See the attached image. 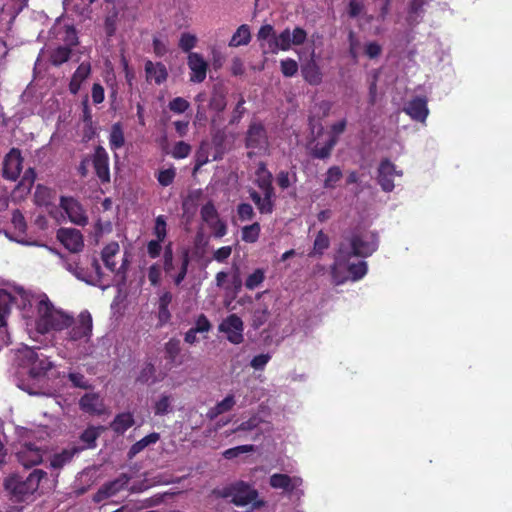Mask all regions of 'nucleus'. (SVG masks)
Listing matches in <instances>:
<instances>
[{
  "label": "nucleus",
  "instance_id": "obj_1",
  "mask_svg": "<svg viewBox=\"0 0 512 512\" xmlns=\"http://www.w3.org/2000/svg\"><path fill=\"white\" fill-rule=\"evenodd\" d=\"M379 236L375 231L365 229L361 225L345 231L335 254V264H348L352 257L367 258L377 251Z\"/></svg>",
  "mask_w": 512,
  "mask_h": 512
},
{
  "label": "nucleus",
  "instance_id": "obj_2",
  "mask_svg": "<svg viewBox=\"0 0 512 512\" xmlns=\"http://www.w3.org/2000/svg\"><path fill=\"white\" fill-rule=\"evenodd\" d=\"M46 477L47 472L42 469H34L27 475L11 473L4 479L3 487L12 502L29 503L34 501V494Z\"/></svg>",
  "mask_w": 512,
  "mask_h": 512
},
{
  "label": "nucleus",
  "instance_id": "obj_3",
  "mask_svg": "<svg viewBox=\"0 0 512 512\" xmlns=\"http://www.w3.org/2000/svg\"><path fill=\"white\" fill-rule=\"evenodd\" d=\"M212 495L221 499L230 498L231 503L238 507L252 504L253 509H259L265 505L264 500L258 499V491L251 484L242 480L221 488H214Z\"/></svg>",
  "mask_w": 512,
  "mask_h": 512
},
{
  "label": "nucleus",
  "instance_id": "obj_4",
  "mask_svg": "<svg viewBox=\"0 0 512 512\" xmlns=\"http://www.w3.org/2000/svg\"><path fill=\"white\" fill-rule=\"evenodd\" d=\"M37 310L36 329L41 334L62 331L69 328L74 322L72 315L56 309L47 298L38 303Z\"/></svg>",
  "mask_w": 512,
  "mask_h": 512
},
{
  "label": "nucleus",
  "instance_id": "obj_5",
  "mask_svg": "<svg viewBox=\"0 0 512 512\" xmlns=\"http://www.w3.org/2000/svg\"><path fill=\"white\" fill-rule=\"evenodd\" d=\"M269 145L265 126L261 122H251L245 136V146L257 152L266 151Z\"/></svg>",
  "mask_w": 512,
  "mask_h": 512
},
{
  "label": "nucleus",
  "instance_id": "obj_6",
  "mask_svg": "<svg viewBox=\"0 0 512 512\" xmlns=\"http://www.w3.org/2000/svg\"><path fill=\"white\" fill-rule=\"evenodd\" d=\"M68 339L71 341H79L82 339L89 340L92 335L93 320L89 311H82L77 319L69 327Z\"/></svg>",
  "mask_w": 512,
  "mask_h": 512
},
{
  "label": "nucleus",
  "instance_id": "obj_7",
  "mask_svg": "<svg viewBox=\"0 0 512 512\" xmlns=\"http://www.w3.org/2000/svg\"><path fill=\"white\" fill-rule=\"evenodd\" d=\"M402 175V171H398L396 166L388 158L381 160L378 167L377 181L383 191H393L395 187L394 177H401Z\"/></svg>",
  "mask_w": 512,
  "mask_h": 512
},
{
  "label": "nucleus",
  "instance_id": "obj_8",
  "mask_svg": "<svg viewBox=\"0 0 512 512\" xmlns=\"http://www.w3.org/2000/svg\"><path fill=\"white\" fill-rule=\"evenodd\" d=\"M243 321L242 319L236 315H229L223 322L219 325V331L227 334V339L229 342L233 344H240L243 342Z\"/></svg>",
  "mask_w": 512,
  "mask_h": 512
},
{
  "label": "nucleus",
  "instance_id": "obj_9",
  "mask_svg": "<svg viewBox=\"0 0 512 512\" xmlns=\"http://www.w3.org/2000/svg\"><path fill=\"white\" fill-rule=\"evenodd\" d=\"M92 165L96 176L102 184L110 182L109 155L105 148L98 145L92 155Z\"/></svg>",
  "mask_w": 512,
  "mask_h": 512
},
{
  "label": "nucleus",
  "instance_id": "obj_10",
  "mask_svg": "<svg viewBox=\"0 0 512 512\" xmlns=\"http://www.w3.org/2000/svg\"><path fill=\"white\" fill-rule=\"evenodd\" d=\"M23 158L18 148H12L3 161V177L7 180L16 181L22 170Z\"/></svg>",
  "mask_w": 512,
  "mask_h": 512
},
{
  "label": "nucleus",
  "instance_id": "obj_11",
  "mask_svg": "<svg viewBox=\"0 0 512 512\" xmlns=\"http://www.w3.org/2000/svg\"><path fill=\"white\" fill-rule=\"evenodd\" d=\"M60 206L67 214L69 220L79 226L88 222V217L82 205L72 197H61Z\"/></svg>",
  "mask_w": 512,
  "mask_h": 512
},
{
  "label": "nucleus",
  "instance_id": "obj_12",
  "mask_svg": "<svg viewBox=\"0 0 512 512\" xmlns=\"http://www.w3.org/2000/svg\"><path fill=\"white\" fill-rule=\"evenodd\" d=\"M187 65L190 69V81L202 83L206 79L208 63L203 56L197 52H190L187 57Z\"/></svg>",
  "mask_w": 512,
  "mask_h": 512
},
{
  "label": "nucleus",
  "instance_id": "obj_13",
  "mask_svg": "<svg viewBox=\"0 0 512 512\" xmlns=\"http://www.w3.org/2000/svg\"><path fill=\"white\" fill-rule=\"evenodd\" d=\"M57 239L73 253L81 251L84 246L82 233L74 228H60L57 232Z\"/></svg>",
  "mask_w": 512,
  "mask_h": 512
},
{
  "label": "nucleus",
  "instance_id": "obj_14",
  "mask_svg": "<svg viewBox=\"0 0 512 512\" xmlns=\"http://www.w3.org/2000/svg\"><path fill=\"white\" fill-rule=\"evenodd\" d=\"M16 455L19 463L25 468L36 466L43 461V450L33 443H25Z\"/></svg>",
  "mask_w": 512,
  "mask_h": 512
},
{
  "label": "nucleus",
  "instance_id": "obj_15",
  "mask_svg": "<svg viewBox=\"0 0 512 512\" xmlns=\"http://www.w3.org/2000/svg\"><path fill=\"white\" fill-rule=\"evenodd\" d=\"M403 111L414 121L424 123L428 117L429 109L425 97L416 96L408 101Z\"/></svg>",
  "mask_w": 512,
  "mask_h": 512
},
{
  "label": "nucleus",
  "instance_id": "obj_16",
  "mask_svg": "<svg viewBox=\"0 0 512 512\" xmlns=\"http://www.w3.org/2000/svg\"><path fill=\"white\" fill-rule=\"evenodd\" d=\"M131 477L122 473L119 477L113 481H110L104 484L95 494L94 501L100 502L110 496L117 494L119 491L124 489V487L129 483Z\"/></svg>",
  "mask_w": 512,
  "mask_h": 512
},
{
  "label": "nucleus",
  "instance_id": "obj_17",
  "mask_svg": "<svg viewBox=\"0 0 512 512\" xmlns=\"http://www.w3.org/2000/svg\"><path fill=\"white\" fill-rule=\"evenodd\" d=\"M28 359L31 361L30 375L33 378L46 375L54 366L48 357L38 353L36 350L29 351Z\"/></svg>",
  "mask_w": 512,
  "mask_h": 512
},
{
  "label": "nucleus",
  "instance_id": "obj_18",
  "mask_svg": "<svg viewBox=\"0 0 512 512\" xmlns=\"http://www.w3.org/2000/svg\"><path fill=\"white\" fill-rule=\"evenodd\" d=\"M302 483L301 478L291 477L283 473H274L269 478V484L274 489H281L287 494L293 493V491L300 486Z\"/></svg>",
  "mask_w": 512,
  "mask_h": 512
},
{
  "label": "nucleus",
  "instance_id": "obj_19",
  "mask_svg": "<svg viewBox=\"0 0 512 512\" xmlns=\"http://www.w3.org/2000/svg\"><path fill=\"white\" fill-rule=\"evenodd\" d=\"M301 73L304 80L310 85H319L322 82V72L315 60V51L311 53V58L302 65Z\"/></svg>",
  "mask_w": 512,
  "mask_h": 512
},
{
  "label": "nucleus",
  "instance_id": "obj_20",
  "mask_svg": "<svg viewBox=\"0 0 512 512\" xmlns=\"http://www.w3.org/2000/svg\"><path fill=\"white\" fill-rule=\"evenodd\" d=\"M91 70V64L87 61L82 62L77 67L69 82V91L71 94L76 95L80 91L83 82L89 78Z\"/></svg>",
  "mask_w": 512,
  "mask_h": 512
},
{
  "label": "nucleus",
  "instance_id": "obj_21",
  "mask_svg": "<svg viewBox=\"0 0 512 512\" xmlns=\"http://www.w3.org/2000/svg\"><path fill=\"white\" fill-rule=\"evenodd\" d=\"M64 267L73 274L78 280H81L89 285L93 283V277L88 272V267H84L79 258L73 257L66 259Z\"/></svg>",
  "mask_w": 512,
  "mask_h": 512
},
{
  "label": "nucleus",
  "instance_id": "obj_22",
  "mask_svg": "<svg viewBox=\"0 0 512 512\" xmlns=\"http://www.w3.org/2000/svg\"><path fill=\"white\" fill-rule=\"evenodd\" d=\"M255 176V184L262 191V193H275V189L272 185L273 176L272 173L267 169L265 162H259L255 171Z\"/></svg>",
  "mask_w": 512,
  "mask_h": 512
},
{
  "label": "nucleus",
  "instance_id": "obj_23",
  "mask_svg": "<svg viewBox=\"0 0 512 512\" xmlns=\"http://www.w3.org/2000/svg\"><path fill=\"white\" fill-rule=\"evenodd\" d=\"M79 405L82 411L91 415H101L104 410V405L96 393H86L79 401Z\"/></svg>",
  "mask_w": 512,
  "mask_h": 512
},
{
  "label": "nucleus",
  "instance_id": "obj_24",
  "mask_svg": "<svg viewBox=\"0 0 512 512\" xmlns=\"http://www.w3.org/2000/svg\"><path fill=\"white\" fill-rule=\"evenodd\" d=\"M165 359L174 366H180L185 361V356L181 354V342L177 338H170L166 342L165 347Z\"/></svg>",
  "mask_w": 512,
  "mask_h": 512
},
{
  "label": "nucleus",
  "instance_id": "obj_25",
  "mask_svg": "<svg viewBox=\"0 0 512 512\" xmlns=\"http://www.w3.org/2000/svg\"><path fill=\"white\" fill-rule=\"evenodd\" d=\"M145 73L147 81L154 80L157 85L164 83L168 78L167 68L161 62L153 63L147 60L145 63Z\"/></svg>",
  "mask_w": 512,
  "mask_h": 512
},
{
  "label": "nucleus",
  "instance_id": "obj_26",
  "mask_svg": "<svg viewBox=\"0 0 512 512\" xmlns=\"http://www.w3.org/2000/svg\"><path fill=\"white\" fill-rule=\"evenodd\" d=\"M292 43L291 31L289 28L284 29L278 36H274L268 40L270 52L276 54L279 50H290Z\"/></svg>",
  "mask_w": 512,
  "mask_h": 512
},
{
  "label": "nucleus",
  "instance_id": "obj_27",
  "mask_svg": "<svg viewBox=\"0 0 512 512\" xmlns=\"http://www.w3.org/2000/svg\"><path fill=\"white\" fill-rule=\"evenodd\" d=\"M83 450V448L80 447H71L67 449H63L59 453H55L50 460V466L53 469H61L65 465L69 464L74 456L78 453H80Z\"/></svg>",
  "mask_w": 512,
  "mask_h": 512
},
{
  "label": "nucleus",
  "instance_id": "obj_28",
  "mask_svg": "<svg viewBox=\"0 0 512 512\" xmlns=\"http://www.w3.org/2000/svg\"><path fill=\"white\" fill-rule=\"evenodd\" d=\"M134 417L130 412L119 413L110 423V428L116 434H124L130 427L134 425Z\"/></svg>",
  "mask_w": 512,
  "mask_h": 512
},
{
  "label": "nucleus",
  "instance_id": "obj_29",
  "mask_svg": "<svg viewBox=\"0 0 512 512\" xmlns=\"http://www.w3.org/2000/svg\"><path fill=\"white\" fill-rule=\"evenodd\" d=\"M15 298L11 293L0 289V328L6 327L7 318L11 313V307Z\"/></svg>",
  "mask_w": 512,
  "mask_h": 512
},
{
  "label": "nucleus",
  "instance_id": "obj_30",
  "mask_svg": "<svg viewBox=\"0 0 512 512\" xmlns=\"http://www.w3.org/2000/svg\"><path fill=\"white\" fill-rule=\"evenodd\" d=\"M160 434L157 432H152L147 436L143 437L139 441L135 442L129 449L127 453V457L129 460H132L137 454L143 451L147 446L151 444H155L159 441Z\"/></svg>",
  "mask_w": 512,
  "mask_h": 512
},
{
  "label": "nucleus",
  "instance_id": "obj_31",
  "mask_svg": "<svg viewBox=\"0 0 512 512\" xmlns=\"http://www.w3.org/2000/svg\"><path fill=\"white\" fill-rule=\"evenodd\" d=\"M189 264H190L189 251L183 250L181 253V256H180V265L177 268V272L174 273V271H173L172 276H169L173 280V283L176 286H180L182 284V282L184 281V279L187 275V272H188Z\"/></svg>",
  "mask_w": 512,
  "mask_h": 512
},
{
  "label": "nucleus",
  "instance_id": "obj_32",
  "mask_svg": "<svg viewBox=\"0 0 512 512\" xmlns=\"http://www.w3.org/2000/svg\"><path fill=\"white\" fill-rule=\"evenodd\" d=\"M125 144L123 126L121 122L112 125L109 134V145L112 150H118Z\"/></svg>",
  "mask_w": 512,
  "mask_h": 512
},
{
  "label": "nucleus",
  "instance_id": "obj_33",
  "mask_svg": "<svg viewBox=\"0 0 512 512\" xmlns=\"http://www.w3.org/2000/svg\"><path fill=\"white\" fill-rule=\"evenodd\" d=\"M104 430L103 426H89L86 428L80 435V440L85 443V447L83 449H93L96 447V441L100 436L101 432Z\"/></svg>",
  "mask_w": 512,
  "mask_h": 512
},
{
  "label": "nucleus",
  "instance_id": "obj_34",
  "mask_svg": "<svg viewBox=\"0 0 512 512\" xmlns=\"http://www.w3.org/2000/svg\"><path fill=\"white\" fill-rule=\"evenodd\" d=\"M72 55V49L68 46H58L49 55V61L53 66H60L66 63Z\"/></svg>",
  "mask_w": 512,
  "mask_h": 512
},
{
  "label": "nucleus",
  "instance_id": "obj_35",
  "mask_svg": "<svg viewBox=\"0 0 512 512\" xmlns=\"http://www.w3.org/2000/svg\"><path fill=\"white\" fill-rule=\"evenodd\" d=\"M330 246V239L329 237L323 232V230H320L314 240L313 243V249L309 252V257H320L324 254L325 250H327Z\"/></svg>",
  "mask_w": 512,
  "mask_h": 512
},
{
  "label": "nucleus",
  "instance_id": "obj_36",
  "mask_svg": "<svg viewBox=\"0 0 512 512\" xmlns=\"http://www.w3.org/2000/svg\"><path fill=\"white\" fill-rule=\"evenodd\" d=\"M337 142L338 138L336 136H330L328 141L323 146H319V144L315 145L311 151V155L317 159H327L331 156V153Z\"/></svg>",
  "mask_w": 512,
  "mask_h": 512
},
{
  "label": "nucleus",
  "instance_id": "obj_37",
  "mask_svg": "<svg viewBox=\"0 0 512 512\" xmlns=\"http://www.w3.org/2000/svg\"><path fill=\"white\" fill-rule=\"evenodd\" d=\"M86 264H89L88 272L93 277V286H101L103 280V272L98 258L94 255L86 257Z\"/></svg>",
  "mask_w": 512,
  "mask_h": 512
},
{
  "label": "nucleus",
  "instance_id": "obj_38",
  "mask_svg": "<svg viewBox=\"0 0 512 512\" xmlns=\"http://www.w3.org/2000/svg\"><path fill=\"white\" fill-rule=\"evenodd\" d=\"M250 39H251V34H250L249 26L246 24H243L233 34V36L229 42V45L231 47L247 45L250 42Z\"/></svg>",
  "mask_w": 512,
  "mask_h": 512
},
{
  "label": "nucleus",
  "instance_id": "obj_39",
  "mask_svg": "<svg viewBox=\"0 0 512 512\" xmlns=\"http://www.w3.org/2000/svg\"><path fill=\"white\" fill-rule=\"evenodd\" d=\"M155 374L156 368L154 364H152L151 362H147L141 368L136 378V382L140 384H154L157 381Z\"/></svg>",
  "mask_w": 512,
  "mask_h": 512
},
{
  "label": "nucleus",
  "instance_id": "obj_40",
  "mask_svg": "<svg viewBox=\"0 0 512 512\" xmlns=\"http://www.w3.org/2000/svg\"><path fill=\"white\" fill-rule=\"evenodd\" d=\"M260 233L261 226L259 222H254L242 228L241 239L246 243H255L258 241Z\"/></svg>",
  "mask_w": 512,
  "mask_h": 512
},
{
  "label": "nucleus",
  "instance_id": "obj_41",
  "mask_svg": "<svg viewBox=\"0 0 512 512\" xmlns=\"http://www.w3.org/2000/svg\"><path fill=\"white\" fill-rule=\"evenodd\" d=\"M235 405V399L232 394L227 395L222 401L218 402L210 412V418H214L220 414L230 411Z\"/></svg>",
  "mask_w": 512,
  "mask_h": 512
},
{
  "label": "nucleus",
  "instance_id": "obj_42",
  "mask_svg": "<svg viewBox=\"0 0 512 512\" xmlns=\"http://www.w3.org/2000/svg\"><path fill=\"white\" fill-rule=\"evenodd\" d=\"M163 270L167 276H172V272L176 270L174 264L173 244L169 242L164 247L163 253Z\"/></svg>",
  "mask_w": 512,
  "mask_h": 512
},
{
  "label": "nucleus",
  "instance_id": "obj_43",
  "mask_svg": "<svg viewBox=\"0 0 512 512\" xmlns=\"http://www.w3.org/2000/svg\"><path fill=\"white\" fill-rule=\"evenodd\" d=\"M343 174L339 166H331L325 175L323 186L326 189H334L341 180Z\"/></svg>",
  "mask_w": 512,
  "mask_h": 512
},
{
  "label": "nucleus",
  "instance_id": "obj_44",
  "mask_svg": "<svg viewBox=\"0 0 512 512\" xmlns=\"http://www.w3.org/2000/svg\"><path fill=\"white\" fill-rule=\"evenodd\" d=\"M265 280V270L257 268L253 273L249 274L245 280V287L248 290H254L260 286Z\"/></svg>",
  "mask_w": 512,
  "mask_h": 512
},
{
  "label": "nucleus",
  "instance_id": "obj_45",
  "mask_svg": "<svg viewBox=\"0 0 512 512\" xmlns=\"http://www.w3.org/2000/svg\"><path fill=\"white\" fill-rule=\"evenodd\" d=\"M347 270L351 276V279L353 281H358L366 275L368 271V265L366 261L362 260L357 263L348 264Z\"/></svg>",
  "mask_w": 512,
  "mask_h": 512
},
{
  "label": "nucleus",
  "instance_id": "obj_46",
  "mask_svg": "<svg viewBox=\"0 0 512 512\" xmlns=\"http://www.w3.org/2000/svg\"><path fill=\"white\" fill-rule=\"evenodd\" d=\"M275 193L264 192L260 198V203L256 205L261 214H271L274 210Z\"/></svg>",
  "mask_w": 512,
  "mask_h": 512
},
{
  "label": "nucleus",
  "instance_id": "obj_47",
  "mask_svg": "<svg viewBox=\"0 0 512 512\" xmlns=\"http://www.w3.org/2000/svg\"><path fill=\"white\" fill-rule=\"evenodd\" d=\"M269 316L270 312L267 306L255 309L252 313V327L259 329L268 321Z\"/></svg>",
  "mask_w": 512,
  "mask_h": 512
},
{
  "label": "nucleus",
  "instance_id": "obj_48",
  "mask_svg": "<svg viewBox=\"0 0 512 512\" xmlns=\"http://www.w3.org/2000/svg\"><path fill=\"white\" fill-rule=\"evenodd\" d=\"M172 411L171 396L161 395L154 404V413L157 416H164Z\"/></svg>",
  "mask_w": 512,
  "mask_h": 512
},
{
  "label": "nucleus",
  "instance_id": "obj_49",
  "mask_svg": "<svg viewBox=\"0 0 512 512\" xmlns=\"http://www.w3.org/2000/svg\"><path fill=\"white\" fill-rule=\"evenodd\" d=\"M200 215L201 219L207 224L219 219V214L212 201H209L202 206Z\"/></svg>",
  "mask_w": 512,
  "mask_h": 512
},
{
  "label": "nucleus",
  "instance_id": "obj_50",
  "mask_svg": "<svg viewBox=\"0 0 512 512\" xmlns=\"http://www.w3.org/2000/svg\"><path fill=\"white\" fill-rule=\"evenodd\" d=\"M196 43L197 37L194 34L185 32L181 34L178 45L183 52L190 53L191 50L196 46Z\"/></svg>",
  "mask_w": 512,
  "mask_h": 512
},
{
  "label": "nucleus",
  "instance_id": "obj_51",
  "mask_svg": "<svg viewBox=\"0 0 512 512\" xmlns=\"http://www.w3.org/2000/svg\"><path fill=\"white\" fill-rule=\"evenodd\" d=\"M153 234L156 236V239L159 241H164L167 236V224L165 217L163 215H159L155 219V226L153 229Z\"/></svg>",
  "mask_w": 512,
  "mask_h": 512
},
{
  "label": "nucleus",
  "instance_id": "obj_52",
  "mask_svg": "<svg viewBox=\"0 0 512 512\" xmlns=\"http://www.w3.org/2000/svg\"><path fill=\"white\" fill-rule=\"evenodd\" d=\"M11 222L14 229L20 234L25 235L27 230V224L24 215L19 210H14L12 213Z\"/></svg>",
  "mask_w": 512,
  "mask_h": 512
},
{
  "label": "nucleus",
  "instance_id": "obj_53",
  "mask_svg": "<svg viewBox=\"0 0 512 512\" xmlns=\"http://www.w3.org/2000/svg\"><path fill=\"white\" fill-rule=\"evenodd\" d=\"M190 152L191 146L184 141H179L174 145L171 156L175 159H184L189 156Z\"/></svg>",
  "mask_w": 512,
  "mask_h": 512
},
{
  "label": "nucleus",
  "instance_id": "obj_54",
  "mask_svg": "<svg viewBox=\"0 0 512 512\" xmlns=\"http://www.w3.org/2000/svg\"><path fill=\"white\" fill-rule=\"evenodd\" d=\"M280 67L285 77H293L298 72V63L291 58L281 60Z\"/></svg>",
  "mask_w": 512,
  "mask_h": 512
},
{
  "label": "nucleus",
  "instance_id": "obj_55",
  "mask_svg": "<svg viewBox=\"0 0 512 512\" xmlns=\"http://www.w3.org/2000/svg\"><path fill=\"white\" fill-rule=\"evenodd\" d=\"M175 176H176V170H175V168L171 167V168L159 171V173L157 175V180L161 186L167 187L173 183Z\"/></svg>",
  "mask_w": 512,
  "mask_h": 512
},
{
  "label": "nucleus",
  "instance_id": "obj_56",
  "mask_svg": "<svg viewBox=\"0 0 512 512\" xmlns=\"http://www.w3.org/2000/svg\"><path fill=\"white\" fill-rule=\"evenodd\" d=\"M348 43L349 56L353 59L354 62H357L359 56L358 50L360 47V41L353 30H350L348 33Z\"/></svg>",
  "mask_w": 512,
  "mask_h": 512
},
{
  "label": "nucleus",
  "instance_id": "obj_57",
  "mask_svg": "<svg viewBox=\"0 0 512 512\" xmlns=\"http://www.w3.org/2000/svg\"><path fill=\"white\" fill-rule=\"evenodd\" d=\"M237 215L241 221H250L255 217V211L251 204L240 203L237 206Z\"/></svg>",
  "mask_w": 512,
  "mask_h": 512
},
{
  "label": "nucleus",
  "instance_id": "obj_58",
  "mask_svg": "<svg viewBox=\"0 0 512 512\" xmlns=\"http://www.w3.org/2000/svg\"><path fill=\"white\" fill-rule=\"evenodd\" d=\"M255 450L254 445H240L237 447L229 448L224 451L223 456L226 459H233L238 457L240 454L253 452Z\"/></svg>",
  "mask_w": 512,
  "mask_h": 512
},
{
  "label": "nucleus",
  "instance_id": "obj_59",
  "mask_svg": "<svg viewBox=\"0 0 512 512\" xmlns=\"http://www.w3.org/2000/svg\"><path fill=\"white\" fill-rule=\"evenodd\" d=\"M215 238H222L227 234V224L222 219H216L207 224Z\"/></svg>",
  "mask_w": 512,
  "mask_h": 512
},
{
  "label": "nucleus",
  "instance_id": "obj_60",
  "mask_svg": "<svg viewBox=\"0 0 512 512\" xmlns=\"http://www.w3.org/2000/svg\"><path fill=\"white\" fill-rule=\"evenodd\" d=\"M168 107L172 112L181 114L190 107V103L182 97H175L169 102Z\"/></svg>",
  "mask_w": 512,
  "mask_h": 512
},
{
  "label": "nucleus",
  "instance_id": "obj_61",
  "mask_svg": "<svg viewBox=\"0 0 512 512\" xmlns=\"http://www.w3.org/2000/svg\"><path fill=\"white\" fill-rule=\"evenodd\" d=\"M148 280L153 287L161 283V267L159 263H154L148 268Z\"/></svg>",
  "mask_w": 512,
  "mask_h": 512
},
{
  "label": "nucleus",
  "instance_id": "obj_62",
  "mask_svg": "<svg viewBox=\"0 0 512 512\" xmlns=\"http://www.w3.org/2000/svg\"><path fill=\"white\" fill-rule=\"evenodd\" d=\"M209 144L202 142L199 149L196 152V168H200L209 162L208 158Z\"/></svg>",
  "mask_w": 512,
  "mask_h": 512
},
{
  "label": "nucleus",
  "instance_id": "obj_63",
  "mask_svg": "<svg viewBox=\"0 0 512 512\" xmlns=\"http://www.w3.org/2000/svg\"><path fill=\"white\" fill-rule=\"evenodd\" d=\"M35 179H36V172H35L34 168L30 167L24 172V175L22 176L19 185L23 189H27L29 191L32 188V186L34 185Z\"/></svg>",
  "mask_w": 512,
  "mask_h": 512
},
{
  "label": "nucleus",
  "instance_id": "obj_64",
  "mask_svg": "<svg viewBox=\"0 0 512 512\" xmlns=\"http://www.w3.org/2000/svg\"><path fill=\"white\" fill-rule=\"evenodd\" d=\"M68 379L71 381L74 387L81 389H88L90 385L86 380L85 376L79 372H71L68 374Z\"/></svg>",
  "mask_w": 512,
  "mask_h": 512
}]
</instances>
